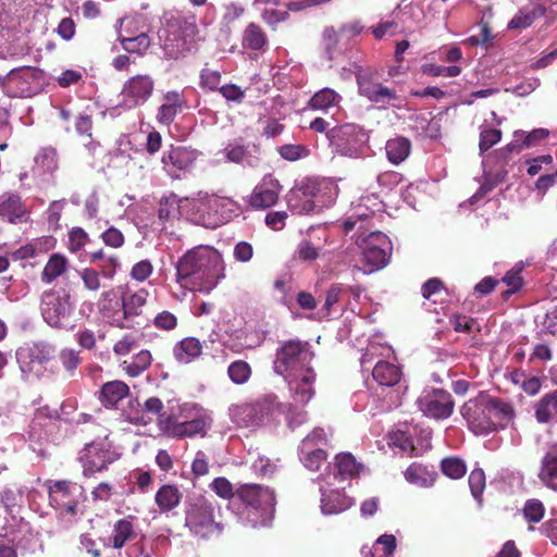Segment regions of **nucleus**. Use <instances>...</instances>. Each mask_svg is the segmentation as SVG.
<instances>
[{
  "label": "nucleus",
  "mask_w": 557,
  "mask_h": 557,
  "mask_svg": "<svg viewBox=\"0 0 557 557\" xmlns=\"http://www.w3.org/2000/svg\"><path fill=\"white\" fill-rule=\"evenodd\" d=\"M469 486L474 498L479 499L485 487V474L482 469H474L469 475Z\"/></svg>",
  "instance_id": "60"
},
{
  "label": "nucleus",
  "mask_w": 557,
  "mask_h": 557,
  "mask_svg": "<svg viewBox=\"0 0 557 557\" xmlns=\"http://www.w3.org/2000/svg\"><path fill=\"white\" fill-rule=\"evenodd\" d=\"M336 472L327 473L323 480L327 485H333L336 480H346L355 475H359L363 470V466L358 463L354 456L348 453L338 454L335 458Z\"/></svg>",
  "instance_id": "23"
},
{
  "label": "nucleus",
  "mask_w": 557,
  "mask_h": 557,
  "mask_svg": "<svg viewBox=\"0 0 557 557\" xmlns=\"http://www.w3.org/2000/svg\"><path fill=\"white\" fill-rule=\"evenodd\" d=\"M123 49L129 53H143L150 46V38L147 34H140L133 38H121Z\"/></svg>",
  "instance_id": "52"
},
{
  "label": "nucleus",
  "mask_w": 557,
  "mask_h": 557,
  "mask_svg": "<svg viewBox=\"0 0 557 557\" xmlns=\"http://www.w3.org/2000/svg\"><path fill=\"white\" fill-rule=\"evenodd\" d=\"M278 407L277 397L268 395L253 404L233 405L228 411L231 420L238 426L256 428L269 421Z\"/></svg>",
  "instance_id": "9"
},
{
  "label": "nucleus",
  "mask_w": 557,
  "mask_h": 557,
  "mask_svg": "<svg viewBox=\"0 0 557 557\" xmlns=\"http://www.w3.org/2000/svg\"><path fill=\"white\" fill-rule=\"evenodd\" d=\"M327 137L341 154L350 158L359 157L369 141L368 132L352 123L332 128L327 132Z\"/></svg>",
  "instance_id": "11"
},
{
  "label": "nucleus",
  "mask_w": 557,
  "mask_h": 557,
  "mask_svg": "<svg viewBox=\"0 0 557 557\" xmlns=\"http://www.w3.org/2000/svg\"><path fill=\"white\" fill-rule=\"evenodd\" d=\"M215 503L203 496L193 498L186 508L185 527L190 533L200 539L220 535L223 525L215 521Z\"/></svg>",
  "instance_id": "5"
},
{
  "label": "nucleus",
  "mask_w": 557,
  "mask_h": 557,
  "mask_svg": "<svg viewBox=\"0 0 557 557\" xmlns=\"http://www.w3.org/2000/svg\"><path fill=\"white\" fill-rule=\"evenodd\" d=\"M549 131L546 128H536L530 133L523 131L515 132V140L507 145L506 149L512 151L515 149L523 150L537 146L541 141L549 136Z\"/></svg>",
  "instance_id": "30"
},
{
  "label": "nucleus",
  "mask_w": 557,
  "mask_h": 557,
  "mask_svg": "<svg viewBox=\"0 0 557 557\" xmlns=\"http://www.w3.org/2000/svg\"><path fill=\"white\" fill-rule=\"evenodd\" d=\"M153 87L154 83L150 76L136 75L124 84L122 95L129 107L138 106L148 100Z\"/></svg>",
  "instance_id": "18"
},
{
  "label": "nucleus",
  "mask_w": 557,
  "mask_h": 557,
  "mask_svg": "<svg viewBox=\"0 0 557 557\" xmlns=\"http://www.w3.org/2000/svg\"><path fill=\"white\" fill-rule=\"evenodd\" d=\"M502 138V132L496 128H482L480 133V151L481 153L487 151L496 145Z\"/></svg>",
  "instance_id": "57"
},
{
  "label": "nucleus",
  "mask_w": 557,
  "mask_h": 557,
  "mask_svg": "<svg viewBox=\"0 0 557 557\" xmlns=\"http://www.w3.org/2000/svg\"><path fill=\"white\" fill-rule=\"evenodd\" d=\"M282 186L272 175H265L253 188L248 202L252 208L265 209L277 202Z\"/></svg>",
  "instance_id": "17"
},
{
  "label": "nucleus",
  "mask_w": 557,
  "mask_h": 557,
  "mask_svg": "<svg viewBox=\"0 0 557 557\" xmlns=\"http://www.w3.org/2000/svg\"><path fill=\"white\" fill-rule=\"evenodd\" d=\"M153 325L163 331H172L177 325V318L174 313L163 310L153 318Z\"/></svg>",
  "instance_id": "63"
},
{
  "label": "nucleus",
  "mask_w": 557,
  "mask_h": 557,
  "mask_svg": "<svg viewBox=\"0 0 557 557\" xmlns=\"http://www.w3.org/2000/svg\"><path fill=\"white\" fill-rule=\"evenodd\" d=\"M356 79L359 94L372 102L385 104L396 99V94L392 89L372 82L368 72L359 70Z\"/></svg>",
  "instance_id": "20"
},
{
  "label": "nucleus",
  "mask_w": 557,
  "mask_h": 557,
  "mask_svg": "<svg viewBox=\"0 0 557 557\" xmlns=\"http://www.w3.org/2000/svg\"><path fill=\"white\" fill-rule=\"evenodd\" d=\"M233 202L215 195H205L193 200V214L197 224L215 228L226 223L231 215Z\"/></svg>",
  "instance_id": "8"
},
{
  "label": "nucleus",
  "mask_w": 557,
  "mask_h": 557,
  "mask_svg": "<svg viewBox=\"0 0 557 557\" xmlns=\"http://www.w3.org/2000/svg\"><path fill=\"white\" fill-rule=\"evenodd\" d=\"M163 40V50L165 57L177 60L186 55L191 50L193 39L177 33L165 32Z\"/></svg>",
  "instance_id": "28"
},
{
  "label": "nucleus",
  "mask_w": 557,
  "mask_h": 557,
  "mask_svg": "<svg viewBox=\"0 0 557 557\" xmlns=\"http://www.w3.org/2000/svg\"><path fill=\"white\" fill-rule=\"evenodd\" d=\"M342 96L331 88H322L317 91L309 100V107L313 110L327 111L334 107H338Z\"/></svg>",
  "instance_id": "38"
},
{
  "label": "nucleus",
  "mask_w": 557,
  "mask_h": 557,
  "mask_svg": "<svg viewBox=\"0 0 557 557\" xmlns=\"http://www.w3.org/2000/svg\"><path fill=\"white\" fill-rule=\"evenodd\" d=\"M94 268L101 273L102 277L112 280L120 268V261L115 255H110V257L96 263Z\"/></svg>",
  "instance_id": "56"
},
{
  "label": "nucleus",
  "mask_w": 557,
  "mask_h": 557,
  "mask_svg": "<svg viewBox=\"0 0 557 557\" xmlns=\"http://www.w3.org/2000/svg\"><path fill=\"white\" fill-rule=\"evenodd\" d=\"M129 393L128 386L122 381H112L103 384L101 388L102 401L108 406H114Z\"/></svg>",
  "instance_id": "42"
},
{
  "label": "nucleus",
  "mask_w": 557,
  "mask_h": 557,
  "mask_svg": "<svg viewBox=\"0 0 557 557\" xmlns=\"http://www.w3.org/2000/svg\"><path fill=\"white\" fill-rule=\"evenodd\" d=\"M443 473L454 480L462 478L467 472L466 463L457 457L444 458L441 462Z\"/></svg>",
  "instance_id": "49"
},
{
  "label": "nucleus",
  "mask_w": 557,
  "mask_h": 557,
  "mask_svg": "<svg viewBox=\"0 0 557 557\" xmlns=\"http://www.w3.org/2000/svg\"><path fill=\"white\" fill-rule=\"evenodd\" d=\"M251 373L252 370L250 364L244 360L233 361L227 368V375L236 385L246 384L249 381Z\"/></svg>",
  "instance_id": "47"
},
{
  "label": "nucleus",
  "mask_w": 557,
  "mask_h": 557,
  "mask_svg": "<svg viewBox=\"0 0 557 557\" xmlns=\"http://www.w3.org/2000/svg\"><path fill=\"white\" fill-rule=\"evenodd\" d=\"M410 149V140L403 136L391 138L385 145V152L388 161L396 165L408 158Z\"/></svg>",
  "instance_id": "34"
},
{
  "label": "nucleus",
  "mask_w": 557,
  "mask_h": 557,
  "mask_svg": "<svg viewBox=\"0 0 557 557\" xmlns=\"http://www.w3.org/2000/svg\"><path fill=\"white\" fill-rule=\"evenodd\" d=\"M405 479L410 483L420 487H431L436 480V473L428 467L412 463L405 471Z\"/></svg>",
  "instance_id": "36"
},
{
  "label": "nucleus",
  "mask_w": 557,
  "mask_h": 557,
  "mask_svg": "<svg viewBox=\"0 0 557 557\" xmlns=\"http://www.w3.org/2000/svg\"><path fill=\"white\" fill-rule=\"evenodd\" d=\"M181 498V492L173 485H163L156 494V503L162 512L175 508L180 504Z\"/></svg>",
  "instance_id": "43"
},
{
  "label": "nucleus",
  "mask_w": 557,
  "mask_h": 557,
  "mask_svg": "<svg viewBox=\"0 0 557 557\" xmlns=\"http://www.w3.org/2000/svg\"><path fill=\"white\" fill-rule=\"evenodd\" d=\"M196 160L195 152L184 147L172 148L163 153L162 163L172 176H177L176 171L189 169Z\"/></svg>",
  "instance_id": "24"
},
{
  "label": "nucleus",
  "mask_w": 557,
  "mask_h": 557,
  "mask_svg": "<svg viewBox=\"0 0 557 557\" xmlns=\"http://www.w3.org/2000/svg\"><path fill=\"white\" fill-rule=\"evenodd\" d=\"M321 511L324 515H336L352 506V499L346 496L341 490L327 492L324 485L320 486Z\"/></svg>",
  "instance_id": "26"
},
{
  "label": "nucleus",
  "mask_w": 557,
  "mask_h": 557,
  "mask_svg": "<svg viewBox=\"0 0 557 557\" xmlns=\"http://www.w3.org/2000/svg\"><path fill=\"white\" fill-rule=\"evenodd\" d=\"M137 347L138 336L135 334H127L114 344L113 351L119 356H125Z\"/></svg>",
  "instance_id": "62"
},
{
  "label": "nucleus",
  "mask_w": 557,
  "mask_h": 557,
  "mask_svg": "<svg viewBox=\"0 0 557 557\" xmlns=\"http://www.w3.org/2000/svg\"><path fill=\"white\" fill-rule=\"evenodd\" d=\"M117 458L116 454L109 450L104 443H91L86 445L81 455L84 467V475L90 476L100 472Z\"/></svg>",
  "instance_id": "16"
},
{
  "label": "nucleus",
  "mask_w": 557,
  "mask_h": 557,
  "mask_svg": "<svg viewBox=\"0 0 557 557\" xmlns=\"http://www.w3.org/2000/svg\"><path fill=\"white\" fill-rule=\"evenodd\" d=\"M539 479L546 487L557 491V445L549 447L544 455Z\"/></svg>",
  "instance_id": "29"
},
{
  "label": "nucleus",
  "mask_w": 557,
  "mask_h": 557,
  "mask_svg": "<svg viewBox=\"0 0 557 557\" xmlns=\"http://www.w3.org/2000/svg\"><path fill=\"white\" fill-rule=\"evenodd\" d=\"M85 289L89 292H98L101 288V273L96 268H84L78 271Z\"/></svg>",
  "instance_id": "51"
},
{
  "label": "nucleus",
  "mask_w": 557,
  "mask_h": 557,
  "mask_svg": "<svg viewBox=\"0 0 557 557\" xmlns=\"http://www.w3.org/2000/svg\"><path fill=\"white\" fill-rule=\"evenodd\" d=\"M50 504L62 512L75 515L81 502L85 499L84 487L75 482L49 481L48 482Z\"/></svg>",
  "instance_id": "12"
},
{
  "label": "nucleus",
  "mask_w": 557,
  "mask_h": 557,
  "mask_svg": "<svg viewBox=\"0 0 557 557\" xmlns=\"http://www.w3.org/2000/svg\"><path fill=\"white\" fill-rule=\"evenodd\" d=\"M450 323L456 332L474 333L480 331L479 323L466 315H454Z\"/></svg>",
  "instance_id": "58"
},
{
  "label": "nucleus",
  "mask_w": 557,
  "mask_h": 557,
  "mask_svg": "<svg viewBox=\"0 0 557 557\" xmlns=\"http://www.w3.org/2000/svg\"><path fill=\"white\" fill-rule=\"evenodd\" d=\"M545 14V9L541 4L524 7L508 23L509 29H524L533 22Z\"/></svg>",
  "instance_id": "33"
},
{
  "label": "nucleus",
  "mask_w": 557,
  "mask_h": 557,
  "mask_svg": "<svg viewBox=\"0 0 557 557\" xmlns=\"http://www.w3.org/2000/svg\"><path fill=\"white\" fill-rule=\"evenodd\" d=\"M163 411V403L161 399L157 397H150L145 400L143 405L141 417L137 419L141 424H148L154 418H158V423L160 420H165L166 417L162 413Z\"/></svg>",
  "instance_id": "44"
},
{
  "label": "nucleus",
  "mask_w": 557,
  "mask_h": 557,
  "mask_svg": "<svg viewBox=\"0 0 557 557\" xmlns=\"http://www.w3.org/2000/svg\"><path fill=\"white\" fill-rule=\"evenodd\" d=\"M382 202L375 193L370 196L361 197L357 203H354L350 214L343 223L346 233L356 228V243L361 248L362 268L364 273H372L384 268L392 253V243L382 232L371 231L363 224L376 211H380Z\"/></svg>",
  "instance_id": "1"
},
{
  "label": "nucleus",
  "mask_w": 557,
  "mask_h": 557,
  "mask_svg": "<svg viewBox=\"0 0 557 557\" xmlns=\"http://www.w3.org/2000/svg\"><path fill=\"white\" fill-rule=\"evenodd\" d=\"M66 269V259L61 255H53L44 268L41 278L46 283H51L59 277Z\"/></svg>",
  "instance_id": "46"
},
{
  "label": "nucleus",
  "mask_w": 557,
  "mask_h": 557,
  "mask_svg": "<svg viewBox=\"0 0 557 557\" xmlns=\"http://www.w3.org/2000/svg\"><path fill=\"white\" fill-rule=\"evenodd\" d=\"M151 354L148 350H140L131 362L124 361L123 369L131 376H138L151 363Z\"/></svg>",
  "instance_id": "48"
},
{
  "label": "nucleus",
  "mask_w": 557,
  "mask_h": 557,
  "mask_svg": "<svg viewBox=\"0 0 557 557\" xmlns=\"http://www.w3.org/2000/svg\"><path fill=\"white\" fill-rule=\"evenodd\" d=\"M202 350L201 343L195 337H187L175 345L174 356L177 361L188 363L197 358Z\"/></svg>",
  "instance_id": "40"
},
{
  "label": "nucleus",
  "mask_w": 557,
  "mask_h": 557,
  "mask_svg": "<svg viewBox=\"0 0 557 557\" xmlns=\"http://www.w3.org/2000/svg\"><path fill=\"white\" fill-rule=\"evenodd\" d=\"M177 282L199 292H211L225 277L222 255L209 246L188 250L176 263Z\"/></svg>",
  "instance_id": "3"
},
{
  "label": "nucleus",
  "mask_w": 557,
  "mask_h": 557,
  "mask_svg": "<svg viewBox=\"0 0 557 557\" xmlns=\"http://www.w3.org/2000/svg\"><path fill=\"white\" fill-rule=\"evenodd\" d=\"M312 359L309 344L300 341L284 342L276 350L274 371L287 381L295 404L306 405L314 395Z\"/></svg>",
  "instance_id": "2"
},
{
  "label": "nucleus",
  "mask_w": 557,
  "mask_h": 557,
  "mask_svg": "<svg viewBox=\"0 0 557 557\" xmlns=\"http://www.w3.org/2000/svg\"><path fill=\"white\" fill-rule=\"evenodd\" d=\"M162 23L164 32H177L190 39L197 33V18L190 11H166L162 15Z\"/></svg>",
  "instance_id": "19"
},
{
  "label": "nucleus",
  "mask_w": 557,
  "mask_h": 557,
  "mask_svg": "<svg viewBox=\"0 0 557 557\" xmlns=\"http://www.w3.org/2000/svg\"><path fill=\"white\" fill-rule=\"evenodd\" d=\"M539 422L547 423L557 420V392L546 394L535 406Z\"/></svg>",
  "instance_id": "39"
},
{
  "label": "nucleus",
  "mask_w": 557,
  "mask_h": 557,
  "mask_svg": "<svg viewBox=\"0 0 557 557\" xmlns=\"http://www.w3.org/2000/svg\"><path fill=\"white\" fill-rule=\"evenodd\" d=\"M54 354V346L46 342L26 344L18 347L15 351V358L22 379L29 381L44 376Z\"/></svg>",
  "instance_id": "6"
},
{
  "label": "nucleus",
  "mask_w": 557,
  "mask_h": 557,
  "mask_svg": "<svg viewBox=\"0 0 557 557\" xmlns=\"http://www.w3.org/2000/svg\"><path fill=\"white\" fill-rule=\"evenodd\" d=\"M461 414L474 434H487L496 430V422L491 417L488 397L469 399L461 407Z\"/></svg>",
  "instance_id": "13"
},
{
  "label": "nucleus",
  "mask_w": 557,
  "mask_h": 557,
  "mask_svg": "<svg viewBox=\"0 0 557 557\" xmlns=\"http://www.w3.org/2000/svg\"><path fill=\"white\" fill-rule=\"evenodd\" d=\"M59 168L58 152L52 147L41 148L34 158L33 175L44 177L53 174Z\"/></svg>",
  "instance_id": "27"
},
{
  "label": "nucleus",
  "mask_w": 557,
  "mask_h": 557,
  "mask_svg": "<svg viewBox=\"0 0 557 557\" xmlns=\"http://www.w3.org/2000/svg\"><path fill=\"white\" fill-rule=\"evenodd\" d=\"M136 520L134 516H127L115 521L112 527V533L104 541V545L114 549H121L127 543L136 540L138 536Z\"/></svg>",
  "instance_id": "21"
},
{
  "label": "nucleus",
  "mask_w": 557,
  "mask_h": 557,
  "mask_svg": "<svg viewBox=\"0 0 557 557\" xmlns=\"http://www.w3.org/2000/svg\"><path fill=\"white\" fill-rule=\"evenodd\" d=\"M101 317L110 324L123 325L122 302L119 301L114 289L103 290L96 302Z\"/></svg>",
  "instance_id": "22"
},
{
  "label": "nucleus",
  "mask_w": 557,
  "mask_h": 557,
  "mask_svg": "<svg viewBox=\"0 0 557 557\" xmlns=\"http://www.w3.org/2000/svg\"><path fill=\"white\" fill-rule=\"evenodd\" d=\"M523 513L529 522L536 523L544 516V506L537 499H530L524 505Z\"/></svg>",
  "instance_id": "61"
},
{
  "label": "nucleus",
  "mask_w": 557,
  "mask_h": 557,
  "mask_svg": "<svg viewBox=\"0 0 557 557\" xmlns=\"http://www.w3.org/2000/svg\"><path fill=\"white\" fill-rule=\"evenodd\" d=\"M148 292L141 288L135 293L125 294L122 298V310L124 321L141 313V309L147 302Z\"/></svg>",
  "instance_id": "37"
},
{
  "label": "nucleus",
  "mask_w": 557,
  "mask_h": 557,
  "mask_svg": "<svg viewBox=\"0 0 557 557\" xmlns=\"http://www.w3.org/2000/svg\"><path fill=\"white\" fill-rule=\"evenodd\" d=\"M491 417L495 420L496 426L508 423L513 417V408L499 399L488 398Z\"/></svg>",
  "instance_id": "45"
},
{
  "label": "nucleus",
  "mask_w": 557,
  "mask_h": 557,
  "mask_svg": "<svg viewBox=\"0 0 557 557\" xmlns=\"http://www.w3.org/2000/svg\"><path fill=\"white\" fill-rule=\"evenodd\" d=\"M416 403L424 416L436 420L449 418L455 406L451 395L437 388L423 391Z\"/></svg>",
  "instance_id": "14"
},
{
  "label": "nucleus",
  "mask_w": 557,
  "mask_h": 557,
  "mask_svg": "<svg viewBox=\"0 0 557 557\" xmlns=\"http://www.w3.org/2000/svg\"><path fill=\"white\" fill-rule=\"evenodd\" d=\"M59 360L62 367L71 374L77 369L81 363L79 351L72 348H64L59 354Z\"/></svg>",
  "instance_id": "55"
},
{
  "label": "nucleus",
  "mask_w": 557,
  "mask_h": 557,
  "mask_svg": "<svg viewBox=\"0 0 557 557\" xmlns=\"http://www.w3.org/2000/svg\"><path fill=\"white\" fill-rule=\"evenodd\" d=\"M42 72L36 67H20V69H13L8 73L9 79H21L25 83H32L37 82L41 78Z\"/></svg>",
  "instance_id": "54"
},
{
  "label": "nucleus",
  "mask_w": 557,
  "mask_h": 557,
  "mask_svg": "<svg viewBox=\"0 0 557 557\" xmlns=\"http://www.w3.org/2000/svg\"><path fill=\"white\" fill-rule=\"evenodd\" d=\"M87 242H88L87 233L81 227H75L70 232V235H69V249L72 252H77L82 248H84V246L87 244Z\"/></svg>",
  "instance_id": "64"
},
{
  "label": "nucleus",
  "mask_w": 557,
  "mask_h": 557,
  "mask_svg": "<svg viewBox=\"0 0 557 557\" xmlns=\"http://www.w3.org/2000/svg\"><path fill=\"white\" fill-rule=\"evenodd\" d=\"M318 184L313 180H305L289 190L286 196L287 205L293 213L308 214L317 208Z\"/></svg>",
  "instance_id": "15"
},
{
  "label": "nucleus",
  "mask_w": 557,
  "mask_h": 557,
  "mask_svg": "<svg viewBox=\"0 0 557 557\" xmlns=\"http://www.w3.org/2000/svg\"><path fill=\"white\" fill-rule=\"evenodd\" d=\"M278 154L287 161H297L309 154V149L304 145L287 144L277 148Z\"/></svg>",
  "instance_id": "53"
},
{
  "label": "nucleus",
  "mask_w": 557,
  "mask_h": 557,
  "mask_svg": "<svg viewBox=\"0 0 557 557\" xmlns=\"http://www.w3.org/2000/svg\"><path fill=\"white\" fill-rule=\"evenodd\" d=\"M0 502L8 513H14L21 507L22 494L17 488L4 487L0 492Z\"/></svg>",
  "instance_id": "50"
},
{
  "label": "nucleus",
  "mask_w": 557,
  "mask_h": 557,
  "mask_svg": "<svg viewBox=\"0 0 557 557\" xmlns=\"http://www.w3.org/2000/svg\"><path fill=\"white\" fill-rule=\"evenodd\" d=\"M423 73L437 77V76H445V77H456L460 75L461 67L457 65H450V66H443V65H436V64H428L423 66Z\"/></svg>",
  "instance_id": "59"
},
{
  "label": "nucleus",
  "mask_w": 557,
  "mask_h": 557,
  "mask_svg": "<svg viewBox=\"0 0 557 557\" xmlns=\"http://www.w3.org/2000/svg\"><path fill=\"white\" fill-rule=\"evenodd\" d=\"M299 454L304 466L311 471L319 470L326 458V454L322 448L309 447V442H301Z\"/></svg>",
  "instance_id": "41"
},
{
  "label": "nucleus",
  "mask_w": 557,
  "mask_h": 557,
  "mask_svg": "<svg viewBox=\"0 0 557 557\" xmlns=\"http://www.w3.org/2000/svg\"><path fill=\"white\" fill-rule=\"evenodd\" d=\"M211 420L197 406L185 405L178 417L168 416L160 420L159 430L172 437L203 435Z\"/></svg>",
  "instance_id": "7"
},
{
  "label": "nucleus",
  "mask_w": 557,
  "mask_h": 557,
  "mask_svg": "<svg viewBox=\"0 0 557 557\" xmlns=\"http://www.w3.org/2000/svg\"><path fill=\"white\" fill-rule=\"evenodd\" d=\"M373 379L382 386H394L400 380L401 372L397 364L379 361L372 371Z\"/></svg>",
  "instance_id": "32"
},
{
  "label": "nucleus",
  "mask_w": 557,
  "mask_h": 557,
  "mask_svg": "<svg viewBox=\"0 0 557 557\" xmlns=\"http://www.w3.org/2000/svg\"><path fill=\"white\" fill-rule=\"evenodd\" d=\"M27 210L17 194L4 193L0 195V218L10 223L22 222Z\"/></svg>",
  "instance_id": "25"
},
{
  "label": "nucleus",
  "mask_w": 557,
  "mask_h": 557,
  "mask_svg": "<svg viewBox=\"0 0 557 557\" xmlns=\"http://www.w3.org/2000/svg\"><path fill=\"white\" fill-rule=\"evenodd\" d=\"M44 320L52 327L70 330L74 327L73 305L67 294L46 292L40 305Z\"/></svg>",
  "instance_id": "10"
},
{
  "label": "nucleus",
  "mask_w": 557,
  "mask_h": 557,
  "mask_svg": "<svg viewBox=\"0 0 557 557\" xmlns=\"http://www.w3.org/2000/svg\"><path fill=\"white\" fill-rule=\"evenodd\" d=\"M242 45L246 49L261 51L268 46V37L260 25L249 23L243 32Z\"/></svg>",
  "instance_id": "35"
},
{
  "label": "nucleus",
  "mask_w": 557,
  "mask_h": 557,
  "mask_svg": "<svg viewBox=\"0 0 557 557\" xmlns=\"http://www.w3.org/2000/svg\"><path fill=\"white\" fill-rule=\"evenodd\" d=\"M237 496L245 504L240 519L251 527L264 525L273 516L275 496L269 487L257 484L242 485Z\"/></svg>",
  "instance_id": "4"
},
{
  "label": "nucleus",
  "mask_w": 557,
  "mask_h": 557,
  "mask_svg": "<svg viewBox=\"0 0 557 557\" xmlns=\"http://www.w3.org/2000/svg\"><path fill=\"white\" fill-rule=\"evenodd\" d=\"M164 102L159 108L158 121L164 125H170L175 116L181 112L184 100L180 92L169 91L164 95Z\"/></svg>",
  "instance_id": "31"
}]
</instances>
